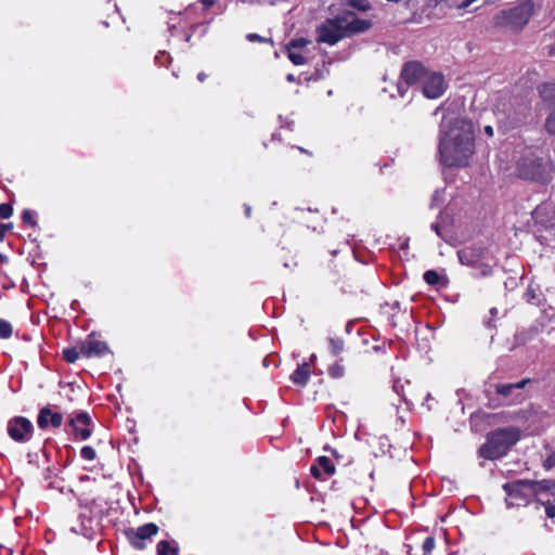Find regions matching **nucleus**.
I'll use <instances>...</instances> for the list:
<instances>
[{
    "label": "nucleus",
    "mask_w": 555,
    "mask_h": 555,
    "mask_svg": "<svg viewBox=\"0 0 555 555\" xmlns=\"http://www.w3.org/2000/svg\"><path fill=\"white\" fill-rule=\"evenodd\" d=\"M475 135L472 121L454 119L439 141L438 153L441 164L447 167H466L474 154Z\"/></svg>",
    "instance_id": "1"
},
{
    "label": "nucleus",
    "mask_w": 555,
    "mask_h": 555,
    "mask_svg": "<svg viewBox=\"0 0 555 555\" xmlns=\"http://www.w3.org/2000/svg\"><path fill=\"white\" fill-rule=\"evenodd\" d=\"M503 490L511 499V505H527L533 498L537 502H542V495H548L555 482L553 480H528L518 479L505 482Z\"/></svg>",
    "instance_id": "2"
},
{
    "label": "nucleus",
    "mask_w": 555,
    "mask_h": 555,
    "mask_svg": "<svg viewBox=\"0 0 555 555\" xmlns=\"http://www.w3.org/2000/svg\"><path fill=\"white\" fill-rule=\"evenodd\" d=\"M516 175L522 180L547 185L554 179L555 166L550 158H544L533 152H528L517 159Z\"/></svg>",
    "instance_id": "3"
},
{
    "label": "nucleus",
    "mask_w": 555,
    "mask_h": 555,
    "mask_svg": "<svg viewBox=\"0 0 555 555\" xmlns=\"http://www.w3.org/2000/svg\"><path fill=\"white\" fill-rule=\"evenodd\" d=\"M519 438V429L515 427L492 430L487 435L486 442L480 446L478 455L490 461L501 459L517 443Z\"/></svg>",
    "instance_id": "4"
},
{
    "label": "nucleus",
    "mask_w": 555,
    "mask_h": 555,
    "mask_svg": "<svg viewBox=\"0 0 555 555\" xmlns=\"http://www.w3.org/2000/svg\"><path fill=\"white\" fill-rule=\"evenodd\" d=\"M534 3L532 0H525L508 10L501 11L494 18L498 27L507 28L514 31L521 30L533 15Z\"/></svg>",
    "instance_id": "5"
},
{
    "label": "nucleus",
    "mask_w": 555,
    "mask_h": 555,
    "mask_svg": "<svg viewBox=\"0 0 555 555\" xmlns=\"http://www.w3.org/2000/svg\"><path fill=\"white\" fill-rule=\"evenodd\" d=\"M345 22L346 18L341 16L326 20L317 28L318 41L334 46L347 37L344 27Z\"/></svg>",
    "instance_id": "6"
},
{
    "label": "nucleus",
    "mask_w": 555,
    "mask_h": 555,
    "mask_svg": "<svg viewBox=\"0 0 555 555\" xmlns=\"http://www.w3.org/2000/svg\"><path fill=\"white\" fill-rule=\"evenodd\" d=\"M538 92L544 105L551 109L545 119L544 129L547 133L555 134V81L541 83Z\"/></svg>",
    "instance_id": "7"
},
{
    "label": "nucleus",
    "mask_w": 555,
    "mask_h": 555,
    "mask_svg": "<svg viewBox=\"0 0 555 555\" xmlns=\"http://www.w3.org/2000/svg\"><path fill=\"white\" fill-rule=\"evenodd\" d=\"M8 434L16 442H26L31 438L34 426L23 416H16L8 422Z\"/></svg>",
    "instance_id": "8"
},
{
    "label": "nucleus",
    "mask_w": 555,
    "mask_h": 555,
    "mask_svg": "<svg viewBox=\"0 0 555 555\" xmlns=\"http://www.w3.org/2000/svg\"><path fill=\"white\" fill-rule=\"evenodd\" d=\"M158 527L149 522L137 529H129L126 531V535L130 542V544L137 550H143L146 546L147 541L157 534Z\"/></svg>",
    "instance_id": "9"
},
{
    "label": "nucleus",
    "mask_w": 555,
    "mask_h": 555,
    "mask_svg": "<svg viewBox=\"0 0 555 555\" xmlns=\"http://www.w3.org/2000/svg\"><path fill=\"white\" fill-rule=\"evenodd\" d=\"M428 75L425 66L418 61H410L402 66L400 77L409 86L424 80Z\"/></svg>",
    "instance_id": "10"
},
{
    "label": "nucleus",
    "mask_w": 555,
    "mask_h": 555,
    "mask_svg": "<svg viewBox=\"0 0 555 555\" xmlns=\"http://www.w3.org/2000/svg\"><path fill=\"white\" fill-rule=\"evenodd\" d=\"M296 219L301 225L312 231H321L325 222L323 214L319 209L311 208L298 209Z\"/></svg>",
    "instance_id": "11"
},
{
    "label": "nucleus",
    "mask_w": 555,
    "mask_h": 555,
    "mask_svg": "<svg viewBox=\"0 0 555 555\" xmlns=\"http://www.w3.org/2000/svg\"><path fill=\"white\" fill-rule=\"evenodd\" d=\"M336 472L335 465L327 456H318L310 466V474L317 480L323 481Z\"/></svg>",
    "instance_id": "12"
},
{
    "label": "nucleus",
    "mask_w": 555,
    "mask_h": 555,
    "mask_svg": "<svg viewBox=\"0 0 555 555\" xmlns=\"http://www.w3.org/2000/svg\"><path fill=\"white\" fill-rule=\"evenodd\" d=\"M446 90L443 75L433 73L425 78L423 94L428 99H437Z\"/></svg>",
    "instance_id": "13"
},
{
    "label": "nucleus",
    "mask_w": 555,
    "mask_h": 555,
    "mask_svg": "<svg viewBox=\"0 0 555 555\" xmlns=\"http://www.w3.org/2000/svg\"><path fill=\"white\" fill-rule=\"evenodd\" d=\"M309 43V40L306 38H297L293 39L288 44H286L285 50L287 52V56L291 62L295 65H302L306 63V47Z\"/></svg>",
    "instance_id": "14"
},
{
    "label": "nucleus",
    "mask_w": 555,
    "mask_h": 555,
    "mask_svg": "<svg viewBox=\"0 0 555 555\" xmlns=\"http://www.w3.org/2000/svg\"><path fill=\"white\" fill-rule=\"evenodd\" d=\"M485 255V248L480 245L465 246L457 250V257L462 264L475 267Z\"/></svg>",
    "instance_id": "15"
},
{
    "label": "nucleus",
    "mask_w": 555,
    "mask_h": 555,
    "mask_svg": "<svg viewBox=\"0 0 555 555\" xmlns=\"http://www.w3.org/2000/svg\"><path fill=\"white\" fill-rule=\"evenodd\" d=\"M346 22L344 23L346 36L364 33L372 27L369 20L359 18L353 12H346Z\"/></svg>",
    "instance_id": "16"
},
{
    "label": "nucleus",
    "mask_w": 555,
    "mask_h": 555,
    "mask_svg": "<svg viewBox=\"0 0 555 555\" xmlns=\"http://www.w3.org/2000/svg\"><path fill=\"white\" fill-rule=\"evenodd\" d=\"M81 356L86 358L101 357L108 352L106 343L89 338L79 344Z\"/></svg>",
    "instance_id": "17"
},
{
    "label": "nucleus",
    "mask_w": 555,
    "mask_h": 555,
    "mask_svg": "<svg viewBox=\"0 0 555 555\" xmlns=\"http://www.w3.org/2000/svg\"><path fill=\"white\" fill-rule=\"evenodd\" d=\"M68 424L73 427L77 437L82 440H86L90 437L91 430L89 426L91 425V417L86 412H80L68 421Z\"/></svg>",
    "instance_id": "18"
},
{
    "label": "nucleus",
    "mask_w": 555,
    "mask_h": 555,
    "mask_svg": "<svg viewBox=\"0 0 555 555\" xmlns=\"http://www.w3.org/2000/svg\"><path fill=\"white\" fill-rule=\"evenodd\" d=\"M63 415L61 413L52 412L49 408H42L38 415V426L40 428H47L50 424L59 428L62 425Z\"/></svg>",
    "instance_id": "19"
},
{
    "label": "nucleus",
    "mask_w": 555,
    "mask_h": 555,
    "mask_svg": "<svg viewBox=\"0 0 555 555\" xmlns=\"http://www.w3.org/2000/svg\"><path fill=\"white\" fill-rule=\"evenodd\" d=\"M529 382V378H525L512 384H496L494 389L498 395L502 396L503 398H507L513 393L514 390L522 389Z\"/></svg>",
    "instance_id": "20"
},
{
    "label": "nucleus",
    "mask_w": 555,
    "mask_h": 555,
    "mask_svg": "<svg viewBox=\"0 0 555 555\" xmlns=\"http://www.w3.org/2000/svg\"><path fill=\"white\" fill-rule=\"evenodd\" d=\"M310 377V365L308 363H304L298 365V367L291 375V379L296 385L305 386Z\"/></svg>",
    "instance_id": "21"
},
{
    "label": "nucleus",
    "mask_w": 555,
    "mask_h": 555,
    "mask_svg": "<svg viewBox=\"0 0 555 555\" xmlns=\"http://www.w3.org/2000/svg\"><path fill=\"white\" fill-rule=\"evenodd\" d=\"M344 348H345V341L343 338H340V337H330L328 338V349L333 356L338 357L344 351Z\"/></svg>",
    "instance_id": "22"
},
{
    "label": "nucleus",
    "mask_w": 555,
    "mask_h": 555,
    "mask_svg": "<svg viewBox=\"0 0 555 555\" xmlns=\"http://www.w3.org/2000/svg\"><path fill=\"white\" fill-rule=\"evenodd\" d=\"M424 281L431 286L441 284L442 276L436 270H427L423 274Z\"/></svg>",
    "instance_id": "23"
},
{
    "label": "nucleus",
    "mask_w": 555,
    "mask_h": 555,
    "mask_svg": "<svg viewBox=\"0 0 555 555\" xmlns=\"http://www.w3.org/2000/svg\"><path fill=\"white\" fill-rule=\"evenodd\" d=\"M178 547H171L168 541H160L157 544V555H178Z\"/></svg>",
    "instance_id": "24"
},
{
    "label": "nucleus",
    "mask_w": 555,
    "mask_h": 555,
    "mask_svg": "<svg viewBox=\"0 0 555 555\" xmlns=\"http://www.w3.org/2000/svg\"><path fill=\"white\" fill-rule=\"evenodd\" d=\"M327 373L332 378H341L345 375V366L339 361H336L328 366Z\"/></svg>",
    "instance_id": "25"
},
{
    "label": "nucleus",
    "mask_w": 555,
    "mask_h": 555,
    "mask_svg": "<svg viewBox=\"0 0 555 555\" xmlns=\"http://www.w3.org/2000/svg\"><path fill=\"white\" fill-rule=\"evenodd\" d=\"M81 354L79 346L73 347V348H66L63 350V358L68 363H74L78 360L79 356Z\"/></svg>",
    "instance_id": "26"
},
{
    "label": "nucleus",
    "mask_w": 555,
    "mask_h": 555,
    "mask_svg": "<svg viewBox=\"0 0 555 555\" xmlns=\"http://www.w3.org/2000/svg\"><path fill=\"white\" fill-rule=\"evenodd\" d=\"M348 5L360 12H367L371 10V3L369 0H348Z\"/></svg>",
    "instance_id": "27"
},
{
    "label": "nucleus",
    "mask_w": 555,
    "mask_h": 555,
    "mask_svg": "<svg viewBox=\"0 0 555 555\" xmlns=\"http://www.w3.org/2000/svg\"><path fill=\"white\" fill-rule=\"evenodd\" d=\"M13 334V327L10 322L0 319V338L8 339Z\"/></svg>",
    "instance_id": "28"
},
{
    "label": "nucleus",
    "mask_w": 555,
    "mask_h": 555,
    "mask_svg": "<svg viewBox=\"0 0 555 555\" xmlns=\"http://www.w3.org/2000/svg\"><path fill=\"white\" fill-rule=\"evenodd\" d=\"M436 547V539L433 535L427 537L422 544V555H431Z\"/></svg>",
    "instance_id": "29"
},
{
    "label": "nucleus",
    "mask_w": 555,
    "mask_h": 555,
    "mask_svg": "<svg viewBox=\"0 0 555 555\" xmlns=\"http://www.w3.org/2000/svg\"><path fill=\"white\" fill-rule=\"evenodd\" d=\"M247 40L250 42H267L271 48H274V39L272 37H261L258 34H248L246 36Z\"/></svg>",
    "instance_id": "30"
},
{
    "label": "nucleus",
    "mask_w": 555,
    "mask_h": 555,
    "mask_svg": "<svg viewBox=\"0 0 555 555\" xmlns=\"http://www.w3.org/2000/svg\"><path fill=\"white\" fill-rule=\"evenodd\" d=\"M81 457L87 461H92L95 459V450L92 447L86 446L80 451Z\"/></svg>",
    "instance_id": "31"
},
{
    "label": "nucleus",
    "mask_w": 555,
    "mask_h": 555,
    "mask_svg": "<svg viewBox=\"0 0 555 555\" xmlns=\"http://www.w3.org/2000/svg\"><path fill=\"white\" fill-rule=\"evenodd\" d=\"M13 208L10 204H0V218L8 219L12 216Z\"/></svg>",
    "instance_id": "32"
},
{
    "label": "nucleus",
    "mask_w": 555,
    "mask_h": 555,
    "mask_svg": "<svg viewBox=\"0 0 555 555\" xmlns=\"http://www.w3.org/2000/svg\"><path fill=\"white\" fill-rule=\"evenodd\" d=\"M22 220L25 224L30 227L36 225V221L34 220L33 212L30 210H24L22 214Z\"/></svg>",
    "instance_id": "33"
},
{
    "label": "nucleus",
    "mask_w": 555,
    "mask_h": 555,
    "mask_svg": "<svg viewBox=\"0 0 555 555\" xmlns=\"http://www.w3.org/2000/svg\"><path fill=\"white\" fill-rule=\"evenodd\" d=\"M543 466L546 469L555 467V451L544 460Z\"/></svg>",
    "instance_id": "34"
},
{
    "label": "nucleus",
    "mask_w": 555,
    "mask_h": 555,
    "mask_svg": "<svg viewBox=\"0 0 555 555\" xmlns=\"http://www.w3.org/2000/svg\"><path fill=\"white\" fill-rule=\"evenodd\" d=\"M72 531L78 534H86L87 533V526L85 520L81 521L79 526H73Z\"/></svg>",
    "instance_id": "35"
},
{
    "label": "nucleus",
    "mask_w": 555,
    "mask_h": 555,
    "mask_svg": "<svg viewBox=\"0 0 555 555\" xmlns=\"http://www.w3.org/2000/svg\"><path fill=\"white\" fill-rule=\"evenodd\" d=\"M12 229V223H0V241L3 240L5 233Z\"/></svg>",
    "instance_id": "36"
},
{
    "label": "nucleus",
    "mask_w": 555,
    "mask_h": 555,
    "mask_svg": "<svg viewBox=\"0 0 555 555\" xmlns=\"http://www.w3.org/2000/svg\"><path fill=\"white\" fill-rule=\"evenodd\" d=\"M475 1H476V0H463L462 2H460V3L457 4V7H459L460 9H466V8H468V7H469L473 2H475Z\"/></svg>",
    "instance_id": "37"
},
{
    "label": "nucleus",
    "mask_w": 555,
    "mask_h": 555,
    "mask_svg": "<svg viewBox=\"0 0 555 555\" xmlns=\"http://www.w3.org/2000/svg\"><path fill=\"white\" fill-rule=\"evenodd\" d=\"M215 2H216V0H202V3L205 9L210 8Z\"/></svg>",
    "instance_id": "38"
},
{
    "label": "nucleus",
    "mask_w": 555,
    "mask_h": 555,
    "mask_svg": "<svg viewBox=\"0 0 555 555\" xmlns=\"http://www.w3.org/2000/svg\"><path fill=\"white\" fill-rule=\"evenodd\" d=\"M431 228L438 235H440V227L438 223H433Z\"/></svg>",
    "instance_id": "39"
},
{
    "label": "nucleus",
    "mask_w": 555,
    "mask_h": 555,
    "mask_svg": "<svg viewBox=\"0 0 555 555\" xmlns=\"http://www.w3.org/2000/svg\"><path fill=\"white\" fill-rule=\"evenodd\" d=\"M485 132L489 135H492L493 134V128L491 126H486L485 127Z\"/></svg>",
    "instance_id": "40"
},
{
    "label": "nucleus",
    "mask_w": 555,
    "mask_h": 555,
    "mask_svg": "<svg viewBox=\"0 0 555 555\" xmlns=\"http://www.w3.org/2000/svg\"><path fill=\"white\" fill-rule=\"evenodd\" d=\"M197 79H198L199 81H204V80L206 79V74H205V73H199V74L197 75Z\"/></svg>",
    "instance_id": "41"
},
{
    "label": "nucleus",
    "mask_w": 555,
    "mask_h": 555,
    "mask_svg": "<svg viewBox=\"0 0 555 555\" xmlns=\"http://www.w3.org/2000/svg\"><path fill=\"white\" fill-rule=\"evenodd\" d=\"M250 211H251L250 206L246 205V206H245V215H246V217H249V216H250Z\"/></svg>",
    "instance_id": "42"
},
{
    "label": "nucleus",
    "mask_w": 555,
    "mask_h": 555,
    "mask_svg": "<svg viewBox=\"0 0 555 555\" xmlns=\"http://www.w3.org/2000/svg\"><path fill=\"white\" fill-rule=\"evenodd\" d=\"M339 250L338 249H332L330 253L335 256Z\"/></svg>",
    "instance_id": "43"
},
{
    "label": "nucleus",
    "mask_w": 555,
    "mask_h": 555,
    "mask_svg": "<svg viewBox=\"0 0 555 555\" xmlns=\"http://www.w3.org/2000/svg\"><path fill=\"white\" fill-rule=\"evenodd\" d=\"M332 454H333L336 459H338V457H339V456H338V454H337V451H336V450H332Z\"/></svg>",
    "instance_id": "44"
},
{
    "label": "nucleus",
    "mask_w": 555,
    "mask_h": 555,
    "mask_svg": "<svg viewBox=\"0 0 555 555\" xmlns=\"http://www.w3.org/2000/svg\"><path fill=\"white\" fill-rule=\"evenodd\" d=\"M287 79H288V80H293V76H292V75H288V76H287Z\"/></svg>",
    "instance_id": "45"
}]
</instances>
